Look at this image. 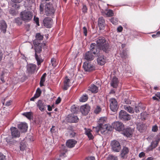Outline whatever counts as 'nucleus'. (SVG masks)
Wrapping results in <instances>:
<instances>
[{"label":"nucleus","mask_w":160,"mask_h":160,"mask_svg":"<svg viewBox=\"0 0 160 160\" xmlns=\"http://www.w3.org/2000/svg\"><path fill=\"white\" fill-rule=\"evenodd\" d=\"M51 63L52 64V66L55 67L56 66V63L55 59L54 58H52L51 60Z\"/></svg>","instance_id":"3c124183"},{"label":"nucleus","mask_w":160,"mask_h":160,"mask_svg":"<svg viewBox=\"0 0 160 160\" xmlns=\"http://www.w3.org/2000/svg\"><path fill=\"white\" fill-rule=\"evenodd\" d=\"M113 128L116 130L120 131L123 130L124 129V126L123 124L119 122H116L112 124Z\"/></svg>","instance_id":"f8f14e48"},{"label":"nucleus","mask_w":160,"mask_h":160,"mask_svg":"<svg viewBox=\"0 0 160 160\" xmlns=\"http://www.w3.org/2000/svg\"><path fill=\"white\" fill-rule=\"evenodd\" d=\"M37 105L40 110H43L47 107L46 102L44 101L40 100L38 101L37 103ZM53 107V105H52V106L50 105H48V110H52L53 109L52 107Z\"/></svg>","instance_id":"20e7f679"},{"label":"nucleus","mask_w":160,"mask_h":160,"mask_svg":"<svg viewBox=\"0 0 160 160\" xmlns=\"http://www.w3.org/2000/svg\"><path fill=\"white\" fill-rule=\"evenodd\" d=\"M137 129L140 132H143L145 130L146 127L145 125L142 122H140L137 124Z\"/></svg>","instance_id":"aec40b11"},{"label":"nucleus","mask_w":160,"mask_h":160,"mask_svg":"<svg viewBox=\"0 0 160 160\" xmlns=\"http://www.w3.org/2000/svg\"><path fill=\"white\" fill-rule=\"evenodd\" d=\"M20 15L22 19L26 22H28L30 20L32 17V13L29 11H26L22 12Z\"/></svg>","instance_id":"39448f33"},{"label":"nucleus","mask_w":160,"mask_h":160,"mask_svg":"<svg viewBox=\"0 0 160 160\" xmlns=\"http://www.w3.org/2000/svg\"><path fill=\"white\" fill-rule=\"evenodd\" d=\"M98 24L100 29H102L105 25L104 20L102 17H100L98 20Z\"/></svg>","instance_id":"5701e85b"},{"label":"nucleus","mask_w":160,"mask_h":160,"mask_svg":"<svg viewBox=\"0 0 160 160\" xmlns=\"http://www.w3.org/2000/svg\"><path fill=\"white\" fill-rule=\"evenodd\" d=\"M82 114L85 116L88 113V111H81Z\"/></svg>","instance_id":"0e129e2a"},{"label":"nucleus","mask_w":160,"mask_h":160,"mask_svg":"<svg viewBox=\"0 0 160 160\" xmlns=\"http://www.w3.org/2000/svg\"><path fill=\"white\" fill-rule=\"evenodd\" d=\"M119 83L118 79L116 77H113L112 79L110 84L111 86L113 88H117Z\"/></svg>","instance_id":"a211bd4d"},{"label":"nucleus","mask_w":160,"mask_h":160,"mask_svg":"<svg viewBox=\"0 0 160 160\" xmlns=\"http://www.w3.org/2000/svg\"><path fill=\"white\" fill-rule=\"evenodd\" d=\"M22 115L29 120L31 119L32 118L33 116V113L31 112L23 113L22 114Z\"/></svg>","instance_id":"7c9ffc66"},{"label":"nucleus","mask_w":160,"mask_h":160,"mask_svg":"<svg viewBox=\"0 0 160 160\" xmlns=\"http://www.w3.org/2000/svg\"><path fill=\"white\" fill-rule=\"evenodd\" d=\"M157 142L154 141H152L151 142L150 145L148 147L147 150L148 151H152L154 148H156L158 146Z\"/></svg>","instance_id":"bb28decb"},{"label":"nucleus","mask_w":160,"mask_h":160,"mask_svg":"<svg viewBox=\"0 0 160 160\" xmlns=\"http://www.w3.org/2000/svg\"><path fill=\"white\" fill-rule=\"evenodd\" d=\"M6 141L8 144L10 146L13 145L15 143L16 141L12 139L10 140L9 138H6Z\"/></svg>","instance_id":"58836bf2"},{"label":"nucleus","mask_w":160,"mask_h":160,"mask_svg":"<svg viewBox=\"0 0 160 160\" xmlns=\"http://www.w3.org/2000/svg\"><path fill=\"white\" fill-rule=\"evenodd\" d=\"M12 138L19 137L20 136V132L15 127H12L10 128Z\"/></svg>","instance_id":"dca6fc26"},{"label":"nucleus","mask_w":160,"mask_h":160,"mask_svg":"<svg viewBox=\"0 0 160 160\" xmlns=\"http://www.w3.org/2000/svg\"><path fill=\"white\" fill-rule=\"evenodd\" d=\"M107 119V118L105 117L101 118L99 121V125H101V124H102V125H104L103 124L106 122Z\"/></svg>","instance_id":"ea45409f"},{"label":"nucleus","mask_w":160,"mask_h":160,"mask_svg":"<svg viewBox=\"0 0 160 160\" xmlns=\"http://www.w3.org/2000/svg\"><path fill=\"white\" fill-rule=\"evenodd\" d=\"M88 98V95L86 94H84L80 98L79 101L80 102H84L87 100Z\"/></svg>","instance_id":"f704fd0d"},{"label":"nucleus","mask_w":160,"mask_h":160,"mask_svg":"<svg viewBox=\"0 0 160 160\" xmlns=\"http://www.w3.org/2000/svg\"><path fill=\"white\" fill-rule=\"evenodd\" d=\"M123 107L124 108L125 110H132V109H133L131 107L128 105H124Z\"/></svg>","instance_id":"8fccbe9b"},{"label":"nucleus","mask_w":160,"mask_h":160,"mask_svg":"<svg viewBox=\"0 0 160 160\" xmlns=\"http://www.w3.org/2000/svg\"><path fill=\"white\" fill-rule=\"evenodd\" d=\"M110 107L111 110H117L118 109V103L116 99L112 98L109 100Z\"/></svg>","instance_id":"4468645a"},{"label":"nucleus","mask_w":160,"mask_h":160,"mask_svg":"<svg viewBox=\"0 0 160 160\" xmlns=\"http://www.w3.org/2000/svg\"><path fill=\"white\" fill-rule=\"evenodd\" d=\"M82 11L84 12H87V8L85 5H83V8H82Z\"/></svg>","instance_id":"680f3d73"},{"label":"nucleus","mask_w":160,"mask_h":160,"mask_svg":"<svg viewBox=\"0 0 160 160\" xmlns=\"http://www.w3.org/2000/svg\"><path fill=\"white\" fill-rule=\"evenodd\" d=\"M158 130V127L157 125H155L152 127V131L154 132H156Z\"/></svg>","instance_id":"13d9d810"},{"label":"nucleus","mask_w":160,"mask_h":160,"mask_svg":"<svg viewBox=\"0 0 160 160\" xmlns=\"http://www.w3.org/2000/svg\"><path fill=\"white\" fill-rule=\"evenodd\" d=\"M61 101V99L60 97H58L56 100L55 102V103L56 104H58Z\"/></svg>","instance_id":"774afa93"},{"label":"nucleus","mask_w":160,"mask_h":160,"mask_svg":"<svg viewBox=\"0 0 160 160\" xmlns=\"http://www.w3.org/2000/svg\"><path fill=\"white\" fill-rule=\"evenodd\" d=\"M12 102V101L11 100H10L6 102L5 104V105L7 106H9L11 104Z\"/></svg>","instance_id":"69168bd1"},{"label":"nucleus","mask_w":160,"mask_h":160,"mask_svg":"<svg viewBox=\"0 0 160 160\" xmlns=\"http://www.w3.org/2000/svg\"><path fill=\"white\" fill-rule=\"evenodd\" d=\"M110 21L113 24L116 25L117 23L118 20L116 18H112L110 19Z\"/></svg>","instance_id":"c03bdc74"},{"label":"nucleus","mask_w":160,"mask_h":160,"mask_svg":"<svg viewBox=\"0 0 160 160\" xmlns=\"http://www.w3.org/2000/svg\"><path fill=\"white\" fill-rule=\"evenodd\" d=\"M18 128L22 132H24L27 130L28 126L26 123H21L18 124Z\"/></svg>","instance_id":"393cba45"},{"label":"nucleus","mask_w":160,"mask_h":160,"mask_svg":"<svg viewBox=\"0 0 160 160\" xmlns=\"http://www.w3.org/2000/svg\"><path fill=\"white\" fill-rule=\"evenodd\" d=\"M36 66L35 64H30L27 66V70L29 73L34 72L36 69Z\"/></svg>","instance_id":"412c9836"},{"label":"nucleus","mask_w":160,"mask_h":160,"mask_svg":"<svg viewBox=\"0 0 160 160\" xmlns=\"http://www.w3.org/2000/svg\"><path fill=\"white\" fill-rule=\"evenodd\" d=\"M45 11L46 15L51 16L54 13L55 10L51 4L48 3L45 5Z\"/></svg>","instance_id":"0eeeda50"},{"label":"nucleus","mask_w":160,"mask_h":160,"mask_svg":"<svg viewBox=\"0 0 160 160\" xmlns=\"http://www.w3.org/2000/svg\"><path fill=\"white\" fill-rule=\"evenodd\" d=\"M112 126H111L109 124H106V130L108 131H111L112 130Z\"/></svg>","instance_id":"09e8293b"},{"label":"nucleus","mask_w":160,"mask_h":160,"mask_svg":"<svg viewBox=\"0 0 160 160\" xmlns=\"http://www.w3.org/2000/svg\"><path fill=\"white\" fill-rule=\"evenodd\" d=\"M121 56L122 58H126L127 57V53L124 51L121 53Z\"/></svg>","instance_id":"49530a36"},{"label":"nucleus","mask_w":160,"mask_h":160,"mask_svg":"<svg viewBox=\"0 0 160 160\" xmlns=\"http://www.w3.org/2000/svg\"><path fill=\"white\" fill-rule=\"evenodd\" d=\"M148 115L146 111H143V112L141 113V116L142 118L144 119H145Z\"/></svg>","instance_id":"a18cd8bd"},{"label":"nucleus","mask_w":160,"mask_h":160,"mask_svg":"<svg viewBox=\"0 0 160 160\" xmlns=\"http://www.w3.org/2000/svg\"><path fill=\"white\" fill-rule=\"evenodd\" d=\"M14 22L18 25H20L22 23V20L20 18H15Z\"/></svg>","instance_id":"a19ab883"},{"label":"nucleus","mask_w":160,"mask_h":160,"mask_svg":"<svg viewBox=\"0 0 160 160\" xmlns=\"http://www.w3.org/2000/svg\"><path fill=\"white\" fill-rule=\"evenodd\" d=\"M70 136L72 138L74 137L77 135V134L73 131H70L69 132Z\"/></svg>","instance_id":"de8ad7c7"},{"label":"nucleus","mask_w":160,"mask_h":160,"mask_svg":"<svg viewBox=\"0 0 160 160\" xmlns=\"http://www.w3.org/2000/svg\"><path fill=\"white\" fill-rule=\"evenodd\" d=\"M83 68L85 71L91 72L95 70L94 65L89 62H86L83 63Z\"/></svg>","instance_id":"9d476101"},{"label":"nucleus","mask_w":160,"mask_h":160,"mask_svg":"<svg viewBox=\"0 0 160 160\" xmlns=\"http://www.w3.org/2000/svg\"><path fill=\"white\" fill-rule=\"evenodd\" d=\"M77 142L75 140L71 139L67 141L66 143V146L69 148L74 147L77 143Z\"/></svg>","instance_id":"6ab92c4d"},{"label":"nucleus","mask_w":160,"mask_h":160,"mask_svg":"<svg viewBox=\"0 0 160 160\" xmlns=\"http://www.w3.org/2000/svg\"><path fill=\"white\" fill-rule=\"evenodd\" d=\"M83 32L85 36H87V29L85 27L83 28Z\"/></svg>","instance_id":"4d7b16f0"},{"label":"nucleus","mask_w":160,"mask_h":160,"mask_svg":"<svg viewBox=\"0 0 160 160\" xmlns=\"http://www.w3.org/2000/svg\"><path fill=\"white\" fill-rule=\"evenodd\" d=\"M85 133L87 135L89 139H92L94 137L91 133V130L90 129H87L86 128H85Z\"/></svg>","instance_id":"cd10ccee"},{"label":"nucleus","mask_w":160,"mask_h":160,"mask_svg":"<svg viewBox=\"0 0 160 160\" xmlns=\"http://www.w3.org/2000/svg\"><path fill=\"white\" fill-rule=\"evenodd\" d=\"M41 92L40 89L39 88H38L36 91V93L34 95V96L37 98L39 97L41 94Z\"/></svg>","instance_id":"79ce46f5"},{"label":"nucleus","mask_w":160,"mask_h":160,"mask_svg":"<svg viewBox=\"0 0 160 160\" xmlns=\"http://www.w3.org/2000/svg\"><path fill=\"white\" fill-rule=\"evenodd\" d=\"M70 80L67 78H65L64 81V86L63 88V89L65 90H67L68 88L70 86Z\"/></svg>","instance_id":"c85d7f7f"},{"label":"nucleus","mask_w":160,"mask_h":160,"mask_svg":"<svg viewBox=\"0 0 160 160\" xmlns=\"http://www.w3.org/2000/svg\"><path fill=\"white\" fill-rule=\"evenodd\" d=\"M90 107L89 105L86 104L80 107V110H90Z\"/></svg>","instance_id":"4c0bfd02"},{"label":"nucleus","mask_w":160,"mask_h":160,"mask_svg":"<svg viewBox=\"0 0 160 160\" xmlns=\"http://www.w3.org/2000/svg\"><path fill=\"white\" fill-rule=\"evenodd\" d=\"M93 131L97 133L100 132L101 133H103L107 130L106 124L102 125V124H101V125H99L95 127H93Z\"/></svg>","instance_id":"9b49d317"},{"label":"nucleus","mask_w":160,"mask_h":160,"mask_svg":"<svg viewBox=\"0 0 160 160\" xmlns=\"http://www.w3.org/2000/svg\"><path fill=\"white\" fill-rule=\"evenodd\" d=\"M146 109L145 106L142 103L139 104L138 106H136L135 108V110H144Z\"/></svg>","instance_id":"c9c22d12"},{"label":"nucleus","mask_w":160,"mask_h":160,"mask_svg":"<svg viewBox=\"0 0 160 160\" xmlns=\"http://www.w3.org/2000/svg\"><path fill=\"white\" fill-rule=\"evenodd\" d=\"M160 36V32H158L156 34H153L152 37L153 38H155Z\"/></svg>","instance_id":"603ef678"},{"label":"nucleus","mask_w":160,"mask_h":160,"mask_svg":"<svg viewBox=\"0 0 160 160\" xmlns=\"http://www.w3.org/2000/svg\"><path fill=\"white\" fill-rule=\"evenodd\" d=\"M71 110H78L79 108L77 107L76 105H73L71 107Z\"/></svg>","instance_id":"5fc2aeb1"},{"label":"nucleus","mask_w":160,"mask_h":160,"mask_svg":"<svg viewBox=\"0 0 160 160\" xmlns=\"http://www.w3.org/2000/svg\"><path fill=\"white\" fill-rule=\"evenodd\" d=\"M96 48L94 44H92L90 47V51L87 52L84 56V58L88 61L93 60L94 58L93 54H98L99 52V49Z\"/></svg>","instance_id":"f03ea898"},{"label":"nucleus","mask_w":160,"mask_h":160,"mask_svg":"<svg viewBox=\"0 0 160 160\" xmlns=\"http://www.w3.org/2000/svg\"><path fill=\"white\" fill-rule=\"evenodd\" d=\"M119 117L121 119L128 120L131 118L130 116L124 111H120L119 113Z\"/></svg>","instance_id":"ddd939ff"},{"label":"nucleus","mask_w":160,"mask_h":160,"mask_svg":"<svg viewBox=\"0 0 160 160\" xmlns=\"http://www.w3.org/2000/svg\"><path fill=\"white\" fill-rule=\"evenodd\" d=\"M52 24V19L50 18H46L43 20V24L47 28H50Z\"/></svg>","instance_id":"2eb2a0df"},{"label":"nucleus","mask_w":160,"mask_h":160,"mask_svg":"<svg viewBox=\"0 0 160 160\" xmlns=\"http://www.w3.org/2000/svg\"><path fill=\"white\" fill-rule=\"evenodd\" d=\"M33 43L35 46V58L37 62L38 65H39L42 62V60L40 58V55H38L42 51L41 44L40 42L37 43L36 40H34Z\"/></svg>","instance_id":"7ed1b4c3"},{"label":"nucleus","mask_w":160,"mask_h":160,"mask_svg":"<svg viewBox=\"0 0 160 160\" xmlns=\"http://www.w3.org/2000/svg\"><path fill=\"white\" fill-rule=\"evenodd\" d=\"M102 14L106 15L107 17H110L113 15L114 13L112 10L109 9L102 12Z\"/></svg>","instance_id":"a878e982"},{"label":"nucleus","mask_w":160,"mask_h":160,"mask_svg":"<svg viewBox=\"0 0 160 160\" xmlns=\"http://www.w3.org/2000/svg\"><path fill=\"white\" fill-rule=\"evenodd\" d=\"M66 121L69 123L77 122L79 119L77 116L73 114H68L66 118Z\"/></svg>","instance_id":"1a4fd4ad"},{"label":"nucleus","mask_w":160,"mask_h":160,"mask_svg":"<svg viewBox=\"0 0 160 160\" xmlns=\"http://www.w3.org/2000/svg\"><path fill=\"white\" fill-rule=\"evenodd\" d=\"M4 74L5 73L4 72H2V73L1 74V80L3 83H4L5 82L4 77L3 76V75H4Z\"/></svg>","instance_id":"052dcab7"},{"label":"nucleus","mask_w":160,"mask_h":160,"mask_svg":"<svg viewBox=\"0 0 160 160\" xmlns=\"http://www.w3.org/2000/svg\"><path fill=\"white\" fill-rule=\"evenodd\" d=\"M97 45L95 43V44L96 48L100 50H102L106 53H108L110 51L111 48L108 42L105 40L104 38L99 37L96 41Z\"/></svg>","instance_id":"f257e3e1"},{"label":"nucleus","mask_w":160,"mask_h":160,"mask_svg":"<svg viewBox=\"0 0 160 160\" xmlns=\"http://www.w3.org/2000/svg\"><path fill=\"white\" fill-rule=\"evenodd\" d=\"M0 160H6L5 156L0 153Z\"/></svg>","instance_id":"864d4df0"},{"label":"nucleus","mask_w":160,"mask_h":160,"mask_svg":"<svg viewBox=\"0 0 160 160\" xmlns=\"http://www.w3.org/2000/svg\"><path fill=\"white\" fill-rule=\"evenodd\" d=\"M110 145L112 151L115 152H119L121 150V146L119 142L114 140L111 142Z\"/></svg>","instance_id":"423d86ee"},{"label":"nucleus","mask_w":160,"mask_h":160,"mask_svg":"<svg viewBox=\"0 0 160 160\" xmlns=\"http://www.w3.org/2000/svg\"><path fill=\"white\" fill-rule=\"evenodd\" d=\"M122 27L121 26H119L117 29V30L118 32H120L122 30Z\"/></svg>","instance_id":"338daca9"},{"label":"nucleus","mask_w":160,"mask_h":160,"mask_svg":"<svg viewBox=\"0 0 160 160\" xmlns=\"http://www.w3.org/2000/svg\"><path fill=\"white\" fill-rule=\"evenodd\" d=\"M0 29L2 31L3 33L6 32V28H7V25L5 21L1 20L0 21Z\"/></svg>","instance_id":"b1692460"},{"label":"nucleus","mask_w":160,"mask_h":160,"mask_svg":"<svg viewBox=\"0 0 160 160\" xmlns=\"http://www.w3.org/2000/svg\"><path fill=\"white\" fill-rule=\"evenodd\" d=\"M107 160H118V158L117 156L111 154L108 156Z\"/></svg>","instance_id":"e433bc0d"},{"label":"nucleus","mask_w":160,"mask_h":160,"mask_svg":"<svg viewBox=\"0 0 160 160\" xmlns=\"http://www.w3.org/2000/svg\"><path fill=\"white\" fill-rule=\"evenodd\" d=\"M85 160H95V159L94 157H90L86 158Z\"/></svg>","instance_id":"e2e57ef3"},{"label":"nucleus","mask_w":160,"mask_h":160,"mask_svg":"<svg viewBox=\"0 0 160 160\" xmlns=\"http://www.w3.org/2000/svg\"><path fill=\"white\" fill-rule=\"evenodd\" d=\"M36 39L34 40L37 41V43L40 42L42 40L43 38V36L41 35L40 33H37L36 35Z\"/></svg>","instance_id":"2f4dec72"},{"label":"nucleus","mask_w":160,"mask_h":160,"mask_svg":"<svg viewBox=\"0 0 160 160\" xmlns=\"http://www.w3.org/2000/svg\"><path fill=\"white\" fill-rule=\"evenodd\" d=\"M34 20L35 22H36L37 26H39V24L38 18L34 17Z\"/></svg>","instance_id":"6e6d98bb"},{"label":"nucleus","mask_w":160,"mask_h":160,"mask_svg":"<svg viewBox=\"0 0 160 160\" xmlns=\"http://www.w3.org/2000/svg\"><path fill=\"white\" fill-rule=\"evenodd\" d=\"M97 62L98 64L101 65H103L105 63L106 60L104 57L103 55L98 56L97 59Z\"/></svg>","instance_id":"4be33fe9"},{"label":"nucleus","mask_w":160,"mask_h":160,"mask_svg":"<svg viewBox=\"0 0 160 160\" xmlns=\"http://www.w3.org/2000/svg\"><path fill=\"white\" fill-rule=\"evenodd\" d=\"M67 152V150L65 149H64L63 150H60V157H65L66 156H65V153Z\"/></svg>","instance_id":"37998d69"},{"label":"nucleus","mask_w":160,"mask_h":160,"mask_svg":"<svg viewBox=\"0 0 160 160\" xmlns=\"http://www.w3.org/2000/svg\"><path fill=\"white\" fill-rule=\"evenodd\" d=\"M26 147V142L24 141H22L20 142V148L21 151H23Z\"/></svg>","instance_id":"72a5a7b5"},{"label":"nucleus","mask_w":160,"mask_h":160,"mask_svg":"<svg viewBox=\"0 0 160 160\" xmlns=\"http://www.w3.org/2000/svg\"><path fill=\"white\" fill-rule=\"evenodd\" d=\"M46 76V73H44L41 78V80L40 82V85L41 87L44 86L43 83L45 80V77Z\"/></svg>","instance_id":"473e14b6"},{"label":"nucleus","mask_w":160,"mask_h":160,"mask_svg":"<svg viewBox=\"0 0 160 160\" xmlns=\"http://www.w3.org/2000/svg\"><path fill=\"white\" fill-rule=\"evenodd\" d=\"M129 152V148L126 146H123L122 148L121 149L119 157L122 160H124L126 159L128 156V155Z\"/></svg>","instance_id":"6e6552de"},{"label":"nucleus","mask_w":160,"mask_h":160,"mask_svg":"<svg viewBox=\"0 0 160 160\" xmlns=\"http://www.w3.org/2000/svg\"><path fill=\"white\" fill-rule=\"evenodd\" d=\"M133 130L131 128H126L123 131V134L128 137H131L132 136Z\"/></svg>","instance_id":"f3484780"},{"label":"nucleus","mask_w":160,"mask_h":160,"mask_svg":"<svg viewBox=\"0 0 160 160\" xmlns=\"http://www.w3.org/2000/svg\"><path fill=\"white\" fill-rule=\"evenodd\" d=\"M156 140L154 141L155 142H157V143L158 144V143L159 142L160 140V136L159 135H157L156 138Z\"/></svg>","instance_id":"bf43d9fd"},{"label":"nucleus","mask_w":160,"mask_h":160,"mask_svg":"<svg viewBox=\"0 0 160 160\" xmlns=\"http://www.w3.org/2000/svg\"><path fill=\"white\" fill-rule=\"evenodd\" d=\"M88 90L92 92L96 93L98 92V88L95 85H92L89 88Z\"/></svg>","instance_id":"c756f323"}]
</instances>
